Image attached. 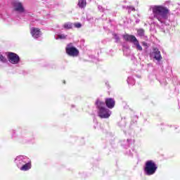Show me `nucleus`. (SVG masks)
Segmentation results:
<instances>
[{
	"label": "nucleus",
	"mask_w": 180,
	"mask_h": 180,
	"mask_svg": "<svg viewBox=\"0 0 180 180\" xmlns=\"http://www.w3.org/2000/svg\"><path fill=\"white\" fill-rule=\"evenodd\" d=\"M152 12L154 19H157L160 23H167V29H169V19L168 15L169 14V10L167 7L162 6H152Z\"/></svg>",
	"instance_id": "obj_1"
},
{
	"label": "nucleus",
	"mask_w": 180,
	"mask_h": 180,
	"mask_svg": "<svg viewBox=\"0 0 180 180\" xmlns=\"http://www.w3.org/2000/svg\"><path fill=\"white\" fill-rule=\"evenodd\" d=\"M14 162L20 171H29L32 169V160L27 156L18 155L15 158Z\"/></svg>",
	"instance_id": "obj_2"
},
{
	"label": "nucleus",
	"mask_w": 180,
	"mask_h": 180,
	"mask_svg": "<svg viewBox=\"0 0 180 180\" xmlns=\"http://www.w3.org/2000/svg\"><path fill=\"white\" fill-rule=\"evenodd\" d=\"M96 106L98 109V116L101 119H109L112 115V111L105 107V101L97 99L96 101Z\"/></svg>",
	"instance_id": "obj_3"
},
{
	"label": "nucleus",
	"mask_w": 180,
	"mask_h": 180,
	"mask_svg": "<svg viewBox=\"0 0 180 180\" xmlns=\"http://www.w3.org/2000/svg\"><path fill=\"white\" fill-rule=\"evenodd\" d=\"M157 169H158V166L154 162V160H147L145 163V166L143 167V171L145 175L148 176H150V175H154L155 172H157Z\"/></svg>",
	"instance_id": "obj_4"
},
{
	"label": "nucleus",
	"mask_w": 180,
	"mask_h": 180,
	"mask_svg": "<svg viewBox=\"0 0 180 180\" xmlns=\"http://www.w3.org/2000/svg\"><path fill=\"white\" fill-rule=\"evenodd\" d=\"M122 37L125 41H129L130 43H132L134 44L133 47L138 51H143V47L141 45H140V42L137 38H136V37L126 34L122 35Z\"/></svg>",
	"instance_id": "obj_5"
},
{
	"label": "nucleus",
	"mask_w": 180,
	"mask_h": 180,
	"mask_svg": "<svg viewBox=\"0 0 180 180\" xmlns=\"http://www.w3.org/2000/svg\"><path fill=\"white\" fill-rule=\"evenodd\" d=\"M149 56L153 61H156L157 65H161L162 56H161V51H160L158 48H153Z\"/></svg>",
	"instance_id": "obj_6"
},
{
	"label": "nucleus",
	"mask_w": 180,
	"mask_h": 180,
	"mask_svg": "<svg viewBox=\"0 0 180 180\" xmlns=\"http://www.w3.org/2000/svg\"><path fill=\"white\" fill-rule=\"evenodd\" d=\"M65 52L69 57H78L79 56V51L74 46L72 43H70L66 46Z\"/></svg>",
	"instance_id": "obj_7"
},
{
	"label": "nucleus",
	"mask_w": 180,
	"mask_h": 180,
	"mask_svg": "<svg viewBox=\"0 0 180 180\" xmlns=\"http://www.w3.org/2000/svg\"><path fill=\"white\" fill-rule=\"evenodd\" d=\"M7 60L11 64H19L20 63V57L17 53L13 52H8L7 54Z\"/></svg>",
	"instance_id": "obj_8"
},
{
	"label": "nucleus",
	"mask_w": 180,
	"mask_h": 180,
	"mask_svg": "<svg viewBox=\"0 0 180 180\" xmlns=\"http://www.w3.org/2000/svg\"><path fill=\"white\" fill-rule=\"evenodd\" d=\"M13 6L14 8V11L18 13H23V12H25V8H23V5L22 3L18 1H15L13 3Z\"/></svg>",
	"instance_id": "obj_9"
},
{
	"label": "nucleus",
	"mask_w": 180,
	"mask_h": 180,
	"mask_svg": "<svg viewBox=\"0 0 180 180\" xmlns=\"http://www.w3.org/2000/svg\"><path fill=\"white\" fill-rule=\"evenodd\" d=\"M18 139L21 143H27V141H29V134L26 131L22 130L18 135Z\"/></svg>",
	"instance_id": "obj_10"
},
{
	"label": "nucleus",
	"mask_w": 180,
	"mask_h": 180,
	"mask_svg": "<svg viewBox=\"0 0 180 180\" xmlns=\"http://www.w3.org/2000/svg\"><path fill=\"white\" fill-rule=\"evenodd\" d=\"M104 103H105V107L107 106L108 109H113V108H115L116 101H115V98H105Z\"/></svg>",
	"instance_id": "obj_11"
},
{
	"label": "nucleus",
	"mask_w": 180,
	"mask_h": 180,
	"mask_svg": "<svg viewBox=\"0 0 180 180\" xmlns=\"http://www.w3.org/2000/svg\"><path fill=\"white\" fill-rule=\"evenodd\" d=\"M30 33L34 39H39L41 36V31L39 28L32 27L30 29Z\"/></svg>",
	"instance_id": "obj_12"
},
{
	"label": "nucleus",
	"mask_w": 180,
	"mask_h": 180,
	"mask_svg": "<svg viewBox=\"0 0 180 180\" xmlns=\"http://www.w3.org/2000/svg\"><path fill=\"white\" fill-rule=\"evenodd\" d=\"M170 23L169 24V29L167 30V27H168V23L164 22H160V27L162 30V32H163V33H169V30H171V20H169Z\"/></svg>",
	"instance_id": "obj_13"
},
{
	"label": "nucleus",
	"mask_w": 180,
	"mask_h": 180,
	"mask_svg": "<svg viewBox=\"0 0 180 180\" xmlns=\"http://www.w3.org/2000/svg\"><path fill=\"white\" fill-rule=\"evenodd\" d=\"M133 143H134V141L132 139H127L122 141L121 145L124 148H129L130 146L133 145Z\"/></svg>",
	"instance_id": "obj_14"
},
{
	"label": "nucleus",
	"mask_w": 180,
	"mask_h": 180,
	"mask_svg": "<svg viewBox=\"0 0 180 180\" xmlns=\"http://www.w3.org/2000/svg\"><path fill=\"white\" fill-rule=\"evenodd\" d=\"M68 35L65 34H56L54 35L55 40H67Z\"/></svg>",
	"instance_id": "obj_15"
},
{
	"label": "nucleus",
	"mask_w": 180,
	"mask_h": 180,
	"mask_svg": "<svg viewBox=\"0 0 180 180\" xmlns=\"http://www.w3.org/2000/svg\"><path fill=\"white\" fill-rule=\"evenodd\" d=\"M63 27L65 30H70V29H72V27H74V24L72 22H68L63 25Z\"/></svg>",
	"instance_id": "obj_16"
},
{
	"label": "nucleus",
	"mask_w": 180,
	"mask_h": 180,
	"mask_svg": "<svg viewBox=\"0 0 180 180\" xmlns=\"http://www.w3.org/2000/svg\"><path fill=\"white\" fill-rule=\"evenodd\" d=\"M0 63L3 64H6L8 63V58L5 56V53H2L0 52Z\"/></svg>",
	"instance_id": "obj_17"
},
{
	"label": "nucleus",
	"mask_w": 180,
	"mask_h": 180,
	"mask_svg": "<svg viewBox=\"0 0 180 180\" xmlns=\"http://www.w3.org/2000/svg\"><path fill=\"white\" fill-rule=\"evenodd\" d=\"M77 6L80 9H84L86 6V0H79Z\"/></svg>",
	"instance_id": "obj_18"
},
{
	"label": "nucleus",
	"mask_w": 180,
	"mask_h": 180,
	"mask_svg": "<svg viewBox=\"0 0 180 180\" xmlns=\"http://www.w3.org/2000/svg\"><path fill=\"white\" fill-rule=\"evenodd\" d=\"M127 82L129 85H134V84H136V80H134L133 77H129L127 79Z\"/></svg>",
	"instance_id": "obj_19"
},
{
	"label": "nucleus",
	"mask_w": 180,
	"mask_h": 180,
	"mask_svg": "<svg viewBox=\"0 0 180 180\" xmlns=\"http://www.w3.org/2000/svg\"><path fill=\"white\" fill-rule=\"evenodd\" d=\"M158 80L159 81L160 85H162V86H165V85H167V79H165V77H162L160 79H158Z\"/></svg>",
	"instance_id": "obj_20"
},
{
	"label": "nucleus",
	"mask_w": 180,
	"mask_h": 180,
	"mask_svg": "<svg viewBox=\"0 0 180 180\" xmlns=\"http://www.w3.org/2000/svg\"><path fill=\"white\" fill-rule=\"evenodd\" d=\"M124 56L129 57L131 54V51L129 48H125L123 49Z\"/></svg>",
	"instance_id": "obj_21"
},
{
	"label": "nucleus",
	"mask_w": 180,
	"mask_h": 180,
	"mask_svg": "<svg viewBox=\"0 0 180 180\" xmlns=\"http://www.w3.org/2000/svg\"><path fill=\"white\" fill-rule=\"evenodd\" d=\"M137 33L140 37H143L144 36V30L140 29L138 30Z\"/></svg>",
	"instance_id": "obj_22"
},
{
	"label": "nucleus",
	"mask_w": 180,
	"mask_h": 180,
	"mask_svg": "<svg viewBox=\"0 0 180 180\" xmlns=\"http://www.w3.org/2000/svg\"><path fill=\"white\" fill-rule=\"evenodd\" d=\"M133 153H134V149L127 150L126 154L129 157H133Z\"/></svg>",
	"instance_id": "obj_23"
},
{
	"label": "nucleus",
	"mask_w": 180,
	"mask_h": 180,
	"mask_svg": "<svg viewBox=\"0 0 180 180\" xmlns=\"http://www.w3.org/2000/svg\"><path fill=\"white\" fill-rule=\"evenodd\" d=\"M98 11H100V12H105V11H108V8H103L102 6H101V5H98Z\"/></svg>",
	"instance_id": "obj_24"
},
{
	"label": "nucleus",
	"mask_w": 180,
	"mask_h": 180,
	"mask_svg": "<svg viewBox=\"0 0 180 180\" xmlns=\"http://www.w3.org/2000/svg\"><path fill=\"white\" fill-rule=\"evenodd\" d=\"M73 26H75V27H76L77 29H79L82 27V24H81V22H75L73 24Z\"/></svg>",
	"instance_id": "obj_25"
},
{
	"label": "nucleus",
	"mask_w": 180,
	"mask_h": 180,
	"mask_svg": "<svg viewBox=\"0 0 180 180\" xmlns=\"http://www.w3.org/2000/svg\"><path fill=\"white\" fill-rule=\"evenodd\" d=\"M127 9H128L129 13H130V12H131V11H136V8H134V7L131 6H127Z\"/></svg>",
	"instance_id": "obj_26"
},
{
	"label": "nucleus",
	"mask_w": 180,
	"mask_h": 180,
	"mask_svg": "<svg viewBox=\"0 0 180 180\" xmlns=\"http://www.w3.org/2000/svg\"><path fill=\"white\" fill-rule=\"evenodd\" d=\"M112 36H114V39H115V43H117V41L120 40V38L119 37V35H117V34H113Z\"/></svg>",
	"instance_id": "obj_27"
},
{
	"label": "nucleus",
	"mask_w": 180,
	"mask_h": 180,
	"mask_svg": "<svg viewBox=\"0 0 180 180\" xmlns=\"http://www.w3.org/2000/svg\"><path fill=\"white\" fill-rule=\"evenodd\" d=\"M119 126L120 127H126V123L124 122V121H121L120 123H119Z\"/></svg>",
	"instance_id": "obj_28"
},
{
	"label": "nucleus",
	"mask_w": 180,
	"mask_h": 180,
	"mask_svg": "<svg viewBox=\"0 0 180 180\" xmlns=\"http://www.w3.org/2000/svg\"><path fill=\"white\" fill-rule=\"evenodd\" d=\"M12 137H13L14 139L15 137H18V136L16 135V131L15 129L12 130Z\"/></svg>",
	"instance_id": "obj_29"
},
{
	"label": "nucleus",
	"mask_w": 180,
	"mask_h": 180,
	"mask_svg": "<svg viewBox=\"0 0 180 180\" xmlns=\"http://www.w3.org/2000/svg\"><path fill=\"white\" fill-rule=\"evenodd\" d=\"M142 45L144 46V47H148V44H147V42H145V41H143V42H142Z\"/></svg>",
	"instance_id": "obj_30"
},
{
	"label": "nucleus",
	"mask_w": 180,
	"mask_h": 180,
	"mask_svg": "<svg viewBox=\"0 0 180 180\" xmlns=\"http://www.w3.org/2000/svg\"><path fill=\"white\" fill-rule=\"evenodd\" d=\"M112 53H113V50L112 49H110L109 52H107V53L109 54V56H112Z\"/></svg>",
	"instance_id": "obj_31"
},
{
	"label": "nucleus",
	"mask_w": 180,
	"mask_h": 180,
	"mask_svg": "<svg viewBox=\"0 0 180 180\" xmlns=\"http://www.w3.org/2000/svg\"><path fill=\"white\" fill-rule=\"evenodd\" d=\"M122 8H123V9H127V6H123Z\"/></svg>",
	"instance_id": "obj_32"
},
{
	"label": "nucleus",
	"mask_w": 180,
	"mask_h": 180,
	"mask_svg": "<svg viewBox=\"0 0 180 180\" xmlns=\"http://www.w3.org/2000/svg\"><path fill=\"white\" fill-rule=\"evenodd\" d=\"M139 22H140V20L139 19L136 20V23H139Z\"/></svg>",
	"instance_id": "obj_33"
},
{
	"label": "nucleus",
	"mask_w": 180,
	"mask_h": 180,
	"mask_svg": "<svg viewBox=\"0 0 180 180\" xmlns=\"http://www.w3.org/2000/svg\"><path fill=\"white\" fill-rule=\"evenodd\" d=\"M30 20H31V22H34V20L33 19H31Z\"/></svg>",
	"instance_id": "obj_34"
},
{
	"label": "nucleus",
	"mask_w": 180,
	"mask_h": 180,
	"mask_svg": "<svg viewBox=\"0 0 180 180\" xmlns=\"http://www.w3.org/2000/svg\"><path fill=\"white\" fill-rule=\"evenodd\" d=\"M138 78H141V76H136Z\"/></svg>",
	"instance_id": "obj_35"
},
{
	"label": "nucleus",
	"mask_w": 180,
	"mask_h": 180,
	"mask_svg": "<svg viewBox=\"0 0 180 180\" xmlns=\"http://www.w3.org/2000/svg\"><path fill=\"white\" fill-rule=\"evenodd\" d=\"M56 27H57L58 28H60V25H57Z\"/></svg>",
	"instance_id": "obj_36"
},
{
	"label": "nucleus",
	"mask_w": 180,
	"mask_h": 180,
	"mask_svg": "<svg viewBox=\"0 0 180 180\" xmlns=\"http://www.w3.org/2000/svg\"><path fill=\"white\" fill-rule=\"evenodd\" d=\"M34 20H38L37 19H35Z\"/></svg>",
	"instance_id": "obj_37"
}]
</instances>
